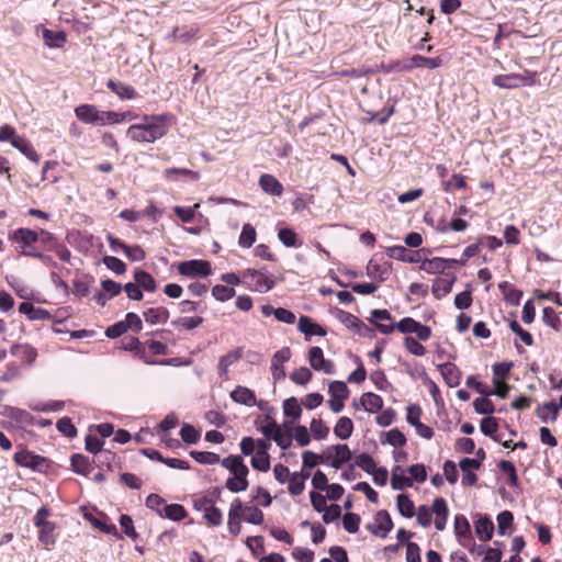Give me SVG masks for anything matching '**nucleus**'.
<instances>
[{"instance_id":"c756f323","label":"nucleus","mask_w":562,"mask_h":562,"mask_svg":"<svg viewBox=\"0 0 562 562\" xmlns=\"http://www.w3.org/2000/svg\"><path fill=\"white\" fill-rule=\"evenodd\" d=\"M12 146L16 148L19 151H21L24 156H26L30 160L34 161L35 164H38L40 155L35 151L31 142H29L26 138L22 136L14 138V140L12 142Z\"/></svg>"},{"instance_id":"39448f33","label":"nucleus","mask_w":562,"mask_h":562,"mask_svg":"<svg viewBox=\"0 0 562 562\" xmlns=\"http://www.w3.org/2000/svg\"><path fill=\"white\" fill-rule=\"evenodd\" d=\"M392 273V263L374 255L367 265V276L379 282L386 281Z\"/></svg>"},{"instance_id":"58836bf2","label":"nucleus","mask_w":562,"mask_h":562,"mask_svg":"<svg viewBox=\"0 0 562 562\" xmlns=\"http://www.w3.org/2000/svg\"><path fill=\"white\" fill-rule=\"evenodd\" d=\"M537 415L543 423L554 422L559 415V406L554 402L544 403L538 407Z\"/></svg>"},{"instance_id":"b1692460","label":"nucleus","mask_w":562,"mask_h":562,"mask_svg":"<svg viewBox=\"0 0 562 562\" xmlns=\"http://www.w3.org/2000/svg\"><path fill=\"white\" fill-rule=\"evenodd\" d=\"M4 415L20 425L33 426L35 425V417L25 409L7 406Z\"/></svg>"},{"instance_id":"ddd939ff","label":"nucleus","mask_w":562,"mask_h":562,"mask_svg":"<svg viewBox=\"0 0 562 562\" xmlns=\"http://www.w3.org/2000/svg\"><path fill=\"white\" fill-rule=\"evenodd\" d=\"M456 280L457 277L453 273H446V278H436L431 289L434 296L437 300H441L443 296L448 295Z\"/></svg>"},{"instance_id":"f8f14e48","label":"nucleus","mask_w":562,"mask_h":562,"mask_svg":"<svg viewBox=\"0 0 562 562\" xmlns=\"http://www.w3.org/2000/svg\"><path fill=\"white\" fill-rule=\"evenodd\" d=\"M440 373L449 387H457L462 378L461 370L452 362H446L437 366Z\"/></svg>"},{"instance_id":"473e14b6","label":"nucleus","mask_w":562,"mask_h":562,"mask_svg":"<svg viewBox=\"0 0 562 562\" xmlns=\"http://www.w3.org/2000/svg\"><path fill=\"white\" fill-rule=\"evenodd\" d=\"M134 280L139 288L146 292H155L157 288L156 280L145 270L136 269L134 271Z\"/></svg>"},{"instance_id":"338daca9","label":"nucleus","mask_w":562,"mask_h":562,"mask_svg":"<svg viewBox=\"0 0 562 562\" xmlns=\"http://www.w3.org/2000/svg\"><path fill=\"white\" fill-rule=\"evenodd\" d=\"M212 295L220 302L231 300L235 295V290L223 284H216L212 289Z\"/></svg>"},{"instance_id":"423d86ee","label":"nucleus","mask_w":562,"mask_h":562,"mask_svg":"<svg viewBox=\"0 0 562 562\" xmlns=\"http://www.w3.org/2000/svg\"><path fill=\"white\" fill-rule=\"evenodd\" d=\"M390 258L403 261L417 263L423 259V255H430L431 250L428 248H420L418 250L409 251L404 246H392L386 249Z\"/></svg>"},{"instance_id":"7ed1b4c3","label":"nucleus","mask_w":562,"mask_h":562,"mask_svg":"<svg viewBox=\"0 0 562 562\" xmlns=\"http://www.w3.org/2000/svg\"><path fill=\"white\" fill-rule=\"evenodd\" d=\"M241 277L244 283L255 292L266 293L274 286V282L262 270L247 269L243 271Z\"/></svg>"},{"instance_id":"dca6fc26","label":"nucleus","mask_w":562,"mask_h":562,"mask_svg":"<svg viewBox=\"0 0 562 562\" xmlns=\"http://www.w3.org/2000/svg\"><path fill=\"white\" fill-rule=\"evenodd\" d=\"M297 330L306 336V339L308 340V336L317 335V336H326L327 331L326 329L318 325L317 323L313 322V319L308 316L302 315L299 318L297 323Z\"/></svg>"},{"instance_id":"37998d69","label":"nucleus","mask_w":562,"mask_h":562,"mask_svg":"<svg viewBox=\"0 0 562 562\" xmlns=\"http://www.w3.org/2000/svg\"><path fill=\"white\" fill-rule=\"evenodd\" d=\"M247 475H248V473H244V474L238 473L237 475H233V476L228 477L226 481V485H225L226 488L233 493L246 491L249 485Z\"/></svg>"},{"instance_id":"c03bdc74","label":"nucleus","mask_w":562,"mask_h":562,"mask_svg":"<svg viewBox=\"0 0 562 562\" xmlns=\"http://www.w3.org/2000/svg\"><path fill=\"white\" fill-rule=\"evenodd\" d=\"M241 357V351L240 349H234V350H231L229 352H227L226 355L222 356L218 360V364H217V368H218V371H220V374H225L227 373L228 371V368L235 363L237 360H239Z\"/></svg>"},{"instance_id":"4be33fe9","label":"nucleus","mask_w":562,"mask_h":562,"mask_svg":"<svg viewBox=\"0 0 562 562\" xmlns=\"http://www.w3.org/2000/svg\"><path fill=\"white\" fill-rule=\"evenodd\" d=\"M453 527H454L456 537L460 544L464 543L465 539L468 540L473 537L472 532H471L470 522L464 515H461V514L456 515Z\"/></svg>"},{"instance_id":"ea45409f","label":"nucleus","mask_w":562,"mask_h":562,"mask_svg":"<svg viewBox=\"0 0 562 562\" xmlns=\"http://www.w3.org/2000/svg\"><path fill=\"white\" fill-rule=\"evenodd\" d=\"M398 513L405 518H412L415 515L414 502L407 494H398L396 497Z\"/></svg>"},{"instance_id":"680f3d73","label":"nucleus","mask_w":562,"mask_h":562,"mask_svg":"<svg viewBox=\"0 0 562 562\" xmlns=\"http://www.w3.org/2000/svg\"><path fill=\"white\" fill-rule=\"evenodd\" d=\"M181 439L189 445L196 443L200 439V432L190 424H183L180 429Z\"/></svg>"},{"instance_id":"a211bd4d","label":"nucleus","mask_w":562,"mask_h":562,"mask_svg":"<svg viewBox=\"0 0 562 562\" xmlns=\"http://www.w3.org/2000/svg\"><path fill=\"white\" fill-rule=\"evenodd\" d=\"M432 512L436 514L435 527L437 530H443L447 524L449 509L443 497H437L432 503Z\"/></svg>"},{"instance_id":"4c0bfd02","label":"nucleus","mask_w":562,"mask_h":562,"mask_svg":"<svg viewBox=\"0 0 562 562\" xmlns=\"http://www.w3.org/2000/svg\"><path fill=\"white\" fill-rule=\"evenodd\" d=\"M221 495V488L215 487L209 495L193 499V508L198 512H205L209 507H214L215 499Z\"/></svg>"},{"instance_id":"79ce46f5","label":"nucleus","mask_w":562,"mask_h":562,"mask_svg":"<svg viewBox=\"0 0 562 562\" xmlns=\"http://www.w3.org/2000/svg\"><path fill=\"white\" fill-rule=\"evenodd\" d=\"M278 238L285 247L299 248L302 246V241L297 238V234L289 227L279 229Z\"/></svg>"},{"instance_id":"1a4fd4ad","label":"nucleus","mask_w":562,"mask_h":562,"mask_svg":"<svg viewBox=\"0 0 562 562\" xmlns=\"http://www.w3.org/2000/svg\"><path fill=\"white\" fill-rule=\"evenodd\" d=\"M308 362L314 370L322 371L325 374H334L336 371L334 362L325 359L321 347H312L308 350Z\"/></svg>"},{"instance_id":"a878e982","label":"nucleus","mask_w":562,"mask_h":562,"mask_svg":"<svg viewBox=\"0 0 562 562\" xmlns=\"http://www.w3.org/2000/svg\"><path fill=\"white\" fill-rule=\"evenodd\" d=\"M520 74L496 75L492 83L501 89H517L521 87Z\"/></svg>"},{"instance_id":"e433bc0d","label":"nucleus","mask_w":562,"mask_h":562,"mask_svg":"<svg viewBox=\"0 0 562 562\" xmlns=\"http://www.w3.org/2000/svg\"><path fill=\"white\" fill-rule=\"evenodd\" d=\"M188 516L186 508L180 504H166L162 507V514L160 517L168 518L172 521H180Z\"/></svg>"},{"instance_id":"cd10ccee","label":"nucleus","mask_w":562,"mask_h":562,"mask_svg":"<svg viewBox=\"0 0 562 562\" xmlns=\"http://www.w3.org/2000/svg\"><path fill=\"white\" fill-rule=\"evenodd\" d=\"M222 467L231 471L234 475L238 473H249L247 465L244 463L240 456L231 454L220 461Z\"/></svg>"},{"instance_id":"f03ea898","label":"nucleus","mask_w":562,"mask_h":562,"mask_svg":"<svg viewBox=\"0 0 562 562\" xmlns=\"http://www.w3.org/2000/svg\"><path fill=\"white\" fill-rule=\"evenodd\" d=\"M13 461L22 468L31 469L38 473H47L53 467V461L46 457L36 454L27 449L16 451Z\"/></svg>"},{"instance_id":"4468645a","label":"nucleus","mask_w":562,"mask_h":562,"mask_svg":"<svg viewBox=\"0 0 562 562\" xmlns=\"http://www.w3.org/2000/svg\"><path fill=\"white\" fill-rule=\"evenodd\" d=\"M106 88L121 100H133L137 97V92L132 86L114 79H109L106 81Z\"/></svg>"},{"instance_id":"8fccbe9b","label":"nucleus","mask_w":562,"mask_h":562,"mask_svg":"<svg viewBox=\"0 0 562 562\" xmlns=\"http://www.w3.org/2000/svg\"><path fill=\"white\" fill-rule=\"evenodd\" d=\"M283 413L286 417L299 419L302 414V407L296 397L291 396L283 402Z\"/></svg>"},{"instance_id":"a18cd8bd","label":"nucleus","mask_w":562,"mask_h":562,"mask_svg":"<svg viewBox=\"0 0 562 562\" xmlns=\"http://www.w3.org/2000/svg\"><path fill=\"white\" fill-rule=\"evenodd\" d=\"M497 532L499 536H505L508 533V530L513 528L514 515L509 510L501 512L497 517Z\"/></svg>"},{"instance_id":"09e8293b","label":"nucleus","mask_w":562,"mask_h":562,"mask_svg":"<svg viewBox=\"0 0 562 562\" xmlns=\"http://www.w3.org/2000/svg\"><path fill=\"white\" fill-rule=\"evenodd\" d=\"M256 241V229L255 227L247 223L244 224L241 233L239 235L238 244L243 248H249Z\"/></svg>"},{"instance_id":"603ef678","label":"nucleus","mask_w":562,"mask_h":562,"mask_svg":"<svg viewBox=\"0 0 562 562\" xmlns=\"http://www.w3.org/2000/svg\"><path fill=\"white\" fill-rule=\"evenodd\" d=\"M190 456L201 464H216L221 461L220 456L209 451H195L192 450Z\"/></svg>"},{"instance_id":"6ab92c4d","label":"nucleus","mask_w":562,"mask_h":562,"mask_svg":"<svg viewBox=\"0 0 562 562\" xmlns=\"http://www.w3.org/2000/svg\"><path fill=\"white\" fill-rule=\"evenodd\" d=\"M261 190L268 194L280 196L283 193L282 183L272 175L263 173L259 178Z\"/></svg>"},{"instance_id":"2f4dec72","label":"nucleus","mask_w":562,"mask_h":562,"mask_svg":"<svg viewBox=\"0 0 562 562\" xmlns=\"http://www.w3.org/2000/svg\"><path fill=\"white\" fill-rule=\"evenodd\" d=\"M310 476L308 472H294L289 477V493L297 496L303 493L305 488V480Z\"/></svg>"},{"instance_id":"0e129e2a","label":"nucleus","mask_w":562,"mask_h":562,"mask_svg":"<svg viewBox=\"0 0 562 562\" xmlns=\"http://www.w3.org/2000/svg\"><path fill=\"white\" fill-rule=\"evenodd\" d=\"M353 465L359 467L361 470L369 474L372 473V471H374L376 463L370 454L361 453L356 457Z\"/></svg>"},{"instance_id":"9d476101","label":"nucleus","mask_w":562,"mask_h":562,"mask_svg":"<svg viewBox=\"0 0 562 562\" xmlns=\"http://www.w3.org/2000/svg\"><path fill=\"white\" fill-rule=\"evenodd\" d=\"M369 322L383 335H390L395 329V323H393V317L387 310H372Z\"/></svg>"},{"instance_id":"f704fd0d","label":"nucleus","mask_w":562,"mask_h":562,"mask_svg":"<svg viewBox=\"0 0 562 562\" xmlns=\"http://www.w3.org/2000/svg\"><path fill=\"white\" fill-rule=\"evenodd\" d=\"M352 431L353 423L349 417L346 416L340 417L334 427L335 436L341 440L350 438Z\"/></svg>"},{"instance_id":"bb28decb","label":"nucleus","mask_w":562,"mask_h":562,"mask_svg":"<svg viewBox=\"0 0 562 562\" xmlns=\"http://www.w3.org/2000/svg\"><path fill=\"white\" fill-rule=\"evenodd\" d=\"M408 66H411V70L413 68H428L436 69L441 66L442 59L440 57H426L422 55H414L409 59H407Z\"/></svg>"},{"instance_id":"4d7b16f0","label":"nucleus","mask_w":562,"mask_h":562,"mask_svg":"<svg viewBox=\"0 0 562 562\" xmlns=\"http://www.w3.org/2000/svg\"><path fill=\"white\" fill-rule=\"evenodd\" d=\"M335 316L347 328L352 329L353 331L361 321L357 316L352 315L351 313L346 312L344 310H339V308L336 310Z\"/></svg>"},{"instance_id":"69168bd1","label":"nucleus","mask_w":562,"mask_h":562,"mask_svg":"<svg viewBox=\"0 0 562 562\" xmlns=\"http://www.w3.org/2000/svg\"><path fill=\"white\" fill-rule=\"evenodd\" d=\"M166 504L167 502L155 493L149 494L145 501L146 507L154 510L158 516H161L162 507L166 506Z\"/></svg>"},{"instance_id":"f257e3e1","label":"nucleus","mask_w":562,"mask_h":562,"mask_svg":"<svg viewBox=\"0 0 562 562\" xmlns=\"http://www.w3.org/2000/svg\"><path fill=\"white\" fill-rule=\"evenodd\" d=\"M173 120L169 113L144 115L143 123L131 125L126 135L137 143H155L168 133Z\"/></svg>"},{"instance_id":"72a5a7b5","label":"nucleus","mask_w":562,"mask_h":562,"mask_svg":"<svg viewBox=\"0 0 562 562\" xmlns=\"http://www.w3.org/2000/svg\"><path fill=\"white\" fill-rule=\"evenodd\" d=\"M43 38L49 47L60 48L67 41V34L64 31L43 30Z\"/></svg>"},{"instance_id":"c9c22d12","label":"nucleus","mask_w":562,"mask_h":562,"mask_svg":"<svg viewBox=\"0 0 562 562\" xmlns=\"http://www.w3.org/2000/svg\"><path fill=\"white\" fill-rule=\"evenodd\" d=\"M360 404L367 412L380 411L383 407V398L372 392L363 393L360 398Z\"/></svg>"},{"instance_id":"864d4df0","label":"nucleus","mask_w":562,"mask_h":562,"mask_svg":"<svg viewBox=\"0 0 562 562\" xmlns=\"http://www.w3.org/2000/svg\"><path fill=\"white\" fill-rule=\"evenodd\" d=\"M56 428L67 438H75L77 436V428L69 417H61L58 419Z\"/></svg>"},{"instance_id":"3c124183","label":"nucleus","mask_w":562,"mask_h":562,"mask_svg":"<svg viewBox=\"0 0 562 562\" xmlns=\"http://www.w3.org/2000/svg\"><path fill=\"white\" fill-rule=\"evenodd\" d=\"M543 323L552 329L559 331L561 329V319L551 306H546L542 311Z\"/></svg>"},{"instance_id":"bf43d9fd","label":"nucleus","mask_w":562,"mask_h":562,"mask_svg":"<svg viewBox=\"0 0 562 562\" xmlns=\"http://www.w3.org/2000/svg\"><path fill=\"white\" fill-rule=\"evenodd\" d=\"M473 407L477 414L491 416L495 412V406L487 397H479L473 402Z\"/></svg>"},{"instance_id":"052dcab7","label":"nucleus","mask_w":562,"mask_h":562,"mask_svg":"<svg viewBox=\"0 0 562 562\" xmlns=\"http://www.w3.org/2000/svg\"><path fill=\"white\" fill-rule=\"evenodd\" d=\"M313 376L312 371L306 367H301L290 374L291 381L299 385L307 384Z\"/></svg>"},{"instance_id":"9b49d317","label":"nucleus","mask_w":562,"mask_h":562,"mask_svg":"<svg viewBox=\"0 0 562 562\" xmlns=\"http://www.w3.org/2000/svg\"><path fill=\"white\" fill-rule=\"evenodd\" d=\"M244 504L239 498H235L228 512V531L234 536H238L241 529L240 518Z\"/></svg>"},{"instance_id":"20e7f679","label":"nucleus","mask_w":562,"mask_h":562,"mask_svg":"<svg viewBox=\"0 0 562 562\" xmlns=\"http://www.w3.org/2000/svg\"><path fill=\"white\" fill-rule=\"evenodd\" d=\"M178 271L181 276L191 278L207 277L212 273L211 265L206 260H186L178 265Z\"/></svg>"},{"instance_id":"13d9d810","label":"nucleus","mask_w":562,"mask_h":562,"mask_svg":"<svg viewBox=\"0 0 562 562\" xmlns=\"http://www.w3.org/2000/svg\"><path fill=\"white\" fill-rule=\"evenodd\" d=\"M406 437L405 435L397 428H393L385 432V441H382V443H389L393 447H403L406 445Z\"/></svg>"},{"instance_id":"49530a36","label":"nucleus","mask_w":562,"mask_h":562,"mask_svg":"<svg viewBox=\"0 0 562 562\" xmlns=\"http://www.w3.org/2000/svg\"><path fill=\"white\" fill-rule=\"evenodd\" d=\"M498 468L507 475V484L509 486L517 487L519 484V479L514 463L507 460H502L498 462Z\"/></svg>"},{"instance_id":"5fc2aeb1","label":"nucleus","mask_w":562,"mask_h":562,"mask_svg":"<svg viewBox=\"0 0 562 562\" xmlns=\"http://www.w3.org/2000/svg\"><path fill=\"white\" fill-rule=\"evenodd\" d=\"M328 392L331 397L337 400H346L349 395V389L342 381H333L329 383Z\"/></svg>"},{"instance_id":"393cba45","label":"nucleus","mask_w":562,"mask_h":562,"mask_svg":"<svg viewBox=\"0 0 562 562\" xmlns=\"http://www.w3.org/2000/svg\"><path fill=\"white\" fill-rule=\"evenodd\" d=\"M231 398L238 404L254 406L256 404V395L254 391L246 386L238 385L231 392Z\"/></svg>"},{"instance_id":"6e6552de","label":"nucleus","mask_w":562,"mask_h":562,"mask_svg":"<svg viewBox=\"0 0 562 562\" xmlns=\"http://www.w3.org/2000/svg\"><path fill=\"white\" fill-rule=\"evenodd\" d=\"M376 524H368L367 529L374 536L386 538L387 533L393 529L394 524L387 510L381 509L375 514Z\"/></svg>"},{"instance_id":"de8ad7c7","label":"nucleus","mask_w":562,"mask_h":562,"mask_svg":"<svg viewBox=\"0 0 562 562\" xmlns=\"http://www.w3.org/2000/svg\"><path fill=\"white\" fill-rule=\"evenodd\" d=\"M55 524H46L38 529V540L46 547L54 546L56 542V536L54 533L55 531Z\"/></svg>"},{"instance_id":"6e6d98bb","label":"nucleus","mask_w":562,"mask_h":562,"mask_svg":"<svg viewBox=\"0 0 562 562\" xmlns=\"http://www.w3.org/2000/svg\"><path fill=\"white\" fill-rule=\"evenodd\" d=\"M403 344L406 350L416 357H423L426 353L425 346L412 336H405Z\"/></svg>"},{"instance_id":"c85d7f7f","label":"nucleus","mask_w":562,"mask_h":562,"mask_svg":"<svg viewBox=\"0 0 562 562\" xmlns=\"http://www.w3.org/2000/svg\"><path fill=\"white\" fill-rule=\"evenodd\" d=\"M143 315L150 325L165 324L169 318V311L166 307H150Z\"/></svg>"},{"instance_id":"a19ab883","label":"nucleus","mask_w":562,"mask_h":562,"mask_svg":"<svg viewBox=\"0 0 562 562\" xmlns=\"http://www.w3.org/2000/svg\"><path fill=\"white\" fill-rule=\"evenodd\" d=\"M480 428L485 436L491 437L496 442L501 441L499 436L496 435V431L498 429L497 418L493 416L484 417L481 420Z\"/></svg>"},{"instance_id":"412c9836","label":"nucleus","mask_w":562,"mask_h":562,"mask_svg":"<svg viewBox=\"0 0 562 562\" xmlns=\"http://www.w3.org/2000/svg\"><path fill=\"white\" fill-rule=\"evenodd\" d=\"M10 238L14 243H21L23 248L26 249L32 244L40 240V234L30 228H18L12 233Z\"/></svg>"},{"instance_id":"0eeeda50","label":"nucleus","mask_w":562,"mask_h":562,"mask_svg":"<svg viewBox=\"0 0 562 562\" xmlns=\"http://www.w3.org/2000/svg\"><path fill=\"white\" fill-rule=\"evenodd\" d=\"M76 117L85 124L103 126V111L93 104H80L75 109Z\"/></svg>"},{"instance_id":"5701e85b","label":"nucleus","mask_w":562,"mask_h":562,"mask_svg":"<svg viewBox=\"0 0 562 562\" xmlns=\"http://www.w3.org/2000/svg\"><path fill=\"white\" fill-rule=\"evenodd\" d=\"M413 486V479L405 475V470L401 465L392 469L391 487L395 491H403Z\"/></svg>"},{"instance_id":"7c9ffc66","label":"nucleus","mask_w":562,"mask_h":562,"mask_svg":"<svg viewBox=\"0 0 562 562\" xmlns=\"http://www.w3.org/2000/svg\"><path fill=\"white\" fill-rule=\"evenodd\" d=\"M428 255H423V259L420 261V270L430 273V274H439L445 273L443 262L445 258L435 257L431 259L427 258Z\"/></svg>"},{"instance_id":"aec40b11","label":"nucleus","mask_w":562,"mask_h":562,"mask_svg":"<svg viewBox=\"0 0 562 562\" xmlns=\"http://www.w3.org/2000/svg\"><path fill=\"white\" fill-rule=\"evenodd\" d=\"M70 469L80 475L88 476L92 471V462L82 453H74L70 457Z\"/></svg>"},{"instance_id":"f3484780","label":"nucleus","mask_w":562,"mask_h":562,"mask_svg":"<svg viewBox=\"0 0 562 562\" xmlns=\"http://www.w3.org/2000/svg\"><path fill=\"white\" fill-rule=\"evenodd\" d=\"M475 533L481 541H488L493 537L494 524L487 515H479L474 522Z\"/></svg>"},{"instance_id":"2eb2a0df","label":"nucleus","mask_w":562,"mask_h":562,"mask_svg":"<svg viewBox=\"0 0 562 562\" xmlns=\"http://www.w3.org/2000/svg\"><path fill=\"white\" fill-rule=\"evenodd\" d=\"M10 352L27 366H33L37 357L36 349L27 344H14L11 347Z\"/></svg>"},{"instance_id":"774afa93","label":"nucleus","mask_w":562,"mask_h":562,"mask_svg":"<svg viewBox=\"0 0 562 562\" xmlns=\"http://www.w3.org/2000/svg\"><path fill=\"white\" fill-rule=\"evenodd\" d=\"M282 450H286L292 446L293 435L289 429L283 431L282 429L272 436V439Z\"/></svg>"},{"instance_id":"e2e57ef3","label":"nucleus","mask_w":562,"mask_h":562,"mask_svg":"<svg viewBox=\"0 0 562 562\" xmlns=\"http://www.w3.org/2000/svg\"><path fill=\"white\" fill-rule=\"evenodd\" d=\"M360 521V516L355 513H347L342 517V526L349 533H355L359 530Z\"/></svg>"}]
</instances>
